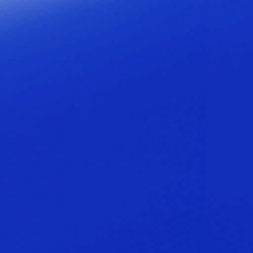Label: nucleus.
Listing matches in <instances>:
<instances>
[{"label": "nucleus", "mask_w": 253, "mask_h": 253, "mask_svg": "<svg viewBox=\"0 0 253 253\" xmlns=\"http://www.w3.org/2000/svg\"><path fill=\"white\" fill-rule=\"evenodd\" d=\"M217 253H221V149H217Z\"/></svg>", "instance_id": "nucleus-1"}]
</instances>
